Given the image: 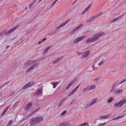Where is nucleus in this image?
<instances>
[{"label":"nucleus","instance_id":"37998d69","mask_svg":"<svg viewBox=\"0 0 126 126\" xmlns=\"http://www.w3.org/2000/svg\"><path fill=\"white\" fill-rule=\"evenodd\" d=\"M71 85L69 84L66 87V89L67 90H68L70 87H71Z\"/></svg>","mask_w":126,"mask_h":126},{"label":"nucleus","instance_id":"6ab92c4d","mask_svg":"<svg viewBox=\"0 0 126 126\" xmlns=\"http://www.w3.org/2000/svg\"><path fill=\"white\" fill-rule=\"evenodd\" d=\"M110 115L109 114L107 115H106L103 116H101L100 117V118L101 119H106L108 117H110Z\"/></svg>","mask_w":126,"mask_h":126},{"label":"nucleus","instance_id":"13d9d810","mask_svg":"<svg viewBox=\"0 0 126 126\" xmlns=\"http://www.w3.org/2000/svg\"><path fill=\"white\" fill-rule=\"evenodd\" d=\"M46 38H44V39H43L42 40V42H43L45 40H46Z\"/></svg>","mask_w":126,"mask_h":126},{"label":"nucleus","instance_id":"5fc2aeb1","mask_svg":"<svg viewBox=\"0 0 126 126\" xmlns=\"http://www.w3.org/2000/svg\"><path fill=\"white\" fill-rule=\"evenodd\" d=\"M5 112H4V111H3V112L1 114V115L3 116L5 114Z\"/></svg>","mask_w":126,"mask_h":126},{"label":"nucleus","instance_id":"a878e982","mask_svg":"<svg viewBox=\"0 0 126 126\" xmlns=\"http://www.w3.org/2000/svg\"><path fill=\"white\" fill-rule=\"evenodd\" d=\"M96 86L94 85H92L90 87H89L90 90H91L93 89H94L95 88Z\"/></svg>","mask_w":126,"mask_h":126},{"label":"nucleus","instance_id":"39448f33","mask_svg":"<svg viewBox=\"0 0 126 126\" xmlns=\"http://www.w3.org/2000/svg\"><path fill=\"white\" fill-rule=\"evenodd\" d=\"M34 84V83L33 81H31L25 85L23 87V89H25L26 88L33 85Z\"/></svg>","mask_w":126,"mask_h":126},{"label":"nucleus","instance_id":"de8ad7c7","mask_svg":"<svg viewBox=\"0 0 126 126\" xmlns=\"http://www.w3.org/2000/svg\"><path fill=\"white\" fill-rule=\"evenodd\" d=\"M58 61L57 60H55L53 62V64H55L57 63H58Z\"/></svg>","mask_w":126,"mask_h":126},{"label":"nucleus","instance_id":"f8f14e48","mask_svg":"<svg viewBox=\"0 0 126 126\" xmlns=\"http://www.w3.org/2000/svg\"><path fill=\"white\" fill-rule=\"evenodd\" d=\"M38 65V64H35L31 66L27 70V72H29L31 71L33 69L36 67Z\"/></svg>","mask_w":126,"mask_h":126},{"label":"nucleus","instance_id":"58836bf2","mask_svg":"<svg viewBox=\"0 0 126 126\" xmlns=\"http://www.w3.org/2000/svg\"><path fill=\"white\" fill-rule=\"evenodd\" d=\"M9 108V106H7L6 108L5 109L4 111V112H6L7 111L8 109Z\"/></svg>","mask_w":126,"mask_h":126},{"label":"nucleus","instance_id":"603ef678","mask_svg":"<svg viewBox=\"0 0 126 126\" xmlns=\"http://www.w3.org/2000/svg\"><path fill=\"white\" fill-rule=\"evenodd\" d=\"M99 61V60L98 59H96L94 61V62L95 63H97Z\"/></svg>","mask_w":126,"mask_h":126},{"label":"nucleus","instance_id":"4d7b16f0","mask_svg":"<svg viewBox=\"0 0 126 126\" xmlns=\"http://www.w3.org/2000/svg\"><path fill=\"white\" fill-rule=\"evenodd\" d=\"M14 94H15L14 92L11 93V95H13Z\"/></svg>","mask_w":126,"mask_h":126},{"label":"nucleus","instance_id":"0eeeda50","mask_svg":"<svg viewBox=\"0 0 126 126\" xmlns=\"http://www.w3.org/2000/svg\"><path fill=\"white\" fill-rule=\"evenodd\" d=\"M90 50H87L86 51L84 52L81 55V57L82 58L86 57L88 56L90 54Z\"/></svg>","mask_w":126,"mask_h":126},{"label":"nucleus","instance_id":"338daca9","mask_svg":"<svg viewBox=\"0 0 126 126\" xmlns=\"http://www.w3.org/2000/svg\"><path fill=\"white\" fill-rule=\"evenodd\" d=\"M42 42V41H40L38 43V44H40L41 43V42Z\"/></svg>","mask_w":126,"mask_h":126},{"label":"nucleus","instance_id":"69168bd1","mask_svg":"<svg viewBox=\"0 0 126 126\" xmlns=\"http://www.w3.org/2000/svg\"><path fill=\"white\" fill-rule=\"evenodd\" d=\"M102 125L101 124H99L98 126H102Z\"/></svg>","mask_w":126,"mask_h":126},{"label":"nucleus","instance_id":"e2e57ef3","mask_svg":"<svg viewBox=\"0 0 126 126\" xmlns=\"http://www.w3.org/2000/svg\"><path fill=\"white\" fill-rule=\"evenodd\" d=\"M99 13L101 15L103 14V13L102 12H100Z\"/></svg>","mask_w":126,"mask_h":126},{"label":"nucleus","instance_id":"e433bc0d","mask_svg":"<svg viewBox=\"0 0 126 126\" xmlns=\"http://www.w3.org/2000/svg\"><path fill=\"white\" fill-rule=\"evenodd\" d=\"M66 110H64L62 113L61 114V116H62L63 115H64L66 113Z\"/></svg>","mask_w":126,"mask_h":126},{"label":"nucleus","instance_id":"9b49d317","mask_svg":"<svg viewBox=\"0 0 126 126\" xmlns=\"http://www.w3.org/2000/svg\"><path fill=\"white\" fill-rule=\"evenodd\" d=\"M32 104L31 102L27 104L25 106V110L28 111L32 107Z\"/></svg>","mask_w":126,"mask_h":126},{"label":"nucleus","instance_id":"f704fd0d","mask_svg":"<svg viewBox=\"0 0 126 126\" xmlns=\"http://www.w3.org/2000/svg\"><path fill=\"white\" fill-rule=\"evenodd\" d=\"M74 93L73 92V91H72L71 92H70L68 94V96H70L71 95L73 94Z\"/></svg>","mask_w":126,"mask_h":126},{"label":"nucleus","instance_id":"f3484780","mask_svg":"<svg viewBox=\"0 0 126 126\" xmlns=\"http://www.w3.org/2000/svg\"><path fill=\"white\" fill-rule=\"evenodd\" d=\"M123 90H120L119 89H118V90H115V93L116 94H118L119 93H122L123 92Z\"/></svg>","mask_w":126,"mask_h":126},{"label":"nucleus","instance_id":"2eb2a0df","mask_svg":"<svg viewBox=\"0 0 126 126\" xmlns=\"http://www.w3.org/2000/svg\"><path fill=\"white\" fill-rule=\"evenodd\" d=\"M70 21V19H68L67 21L64 22L63 23L60 25L59 26L60 28H61L64 26L67 23Z\"/></svg>","mask_w":126,"mask_h":126},{"label":"nucleus","instance_id":"20e7f679","mask_svg":"<svg viewBox=\"0 0 126 126\" xmlns=\"http://www.w3.org/2000/svg\"><path fill=\"white\" fill-rule=\"evenodd\" d=\"M29 123L31 126H33L38 124L35 117L31 119L30 120Z\"/></svg>","mask_w":126,"mask_h":126},{"label":"nucleus","instance_id":"9d476101","mask_svg":"<svg viewBox=\"0 0 126 126\" xmlns=\"http://www.w3.org/2000/svg\"><path fill=\"white\" fill-rule=\"evenodd\" d=\"M38 124L40 123L43 120V118L41 116H38L35 117Z\"/></svg>","mask_w":126,"mask_h":126},{"label":"nucleus","instance_id":"c9c22d12","mask_svg":"<svg viewBox=\"0 0 126 126\" xmlns=\"http://www.w3.org/2000/svg\"><path fill=\"white\" fill-rule=\"evenodd\" d=\"M5 32L4 30L0 32V36L4 34Z\"/></svg>","mask_w":126,"mask_h":126},{"label":"nucleus","instance_id":"3c124183","mask_svg":"<svg viewBox=\"0 0 126 126\" xmlns=\"http://www.w3.org/2000/svg\"><path fill=\"white\" fill-rule=\"evenodd\" d=\"M92 19H94L96 17V16L95 15H94V16H92Z\"/></svg>","mask_w":126,"mask_h":126},{"label":"nucleus","instance_id":"5701e85b","mask_svg":"<svg viewBox=\"0 0 126 126\" xmlns=\"http://www.w3.org/2000/svg\"><path fill=\"white\" fill-rule=\"evenodd\" d=\"M80 86V84H79L73 90V92H75L78 90Z\"/></svg>","mask_w":126,"mask_h":126},{"label":"nucleus","instance_id":"f257e3e1","mask_svg":"<svg viewBox=\"0 0 126 126\" xmlns=\"http://www.w3.org/2000/svg\"><path fill=\"white\" fill-rule=\"evenodd\" d=\"M104 32H101L98 33L94 35L92 37L88 39L86 41V43H89L94 42L98 40L99 37L104 35Z\"/></svg>","mask_w":126,"mask_h":126},{"label":"nucleus","instance_id":"1a4fd4ad","mask_svg":"<svg viewBox=\"0 0 126 126\" xmlns=\"http://www.w3.org/2000/svg\"><path fill=\"white\" fill-rule=\"evenodd\" d=\"M19 26V25H17L16 26H15L14 28H12L9 31H8L7 32H6L5 33V35H7L10 33H11L12 32L14 31Z\"/></svg>","mask_w":126,"mask_h":126},{"label":"nucleus","instance_id":"a19ab883","mask_svg":"<svg viewBox=\"0 0 126 126\" xmlns=\"http://www.w3.org/2000/svg\"><path fill=\"white\" fill-rule=\"evenodd\" d=\"M12 120H11L9 122L8 125L9 126H10L12 125Z\"/></svg>","mask_w":126,"mask_h":126},{"label":"nucleus","instance_id":"393cba45","mask_svg":"<svg viewBox=\"0 0 126 126\" xmlns=\"http://www.w3.org/2000/svg\"><path fill=\"white\" fill-rule=\"evenodd\" d=\"M97 99V98L94 99L92 101V102L91 103L93 105L96 102Z\"/></svg>","mask_w":126,"mask_h":126},{"label":"nucleus","instance_id":"cd10ccee","mask_svg":"<svg viewBox=\"0 0 126 126\" xmlns=\"http://www.w3.org/2000/svg\"><path fill=\"white\" fill-rule=\"evenodd\" d=\"M77 78H75L70 84L72 85L77 80Z\"/></svg>","mask_w":126,"mask_h":126},{"label":"nucleus","instance_id":"a211bd4d","mask_svg":"<svg viewBox=\"0 0 126 126\" xmlns=\"http://www.w3.org/2000/svg\"><path fill=\"white\" fill-rule=\"evenodd\" d=\"M52 46H48L44 50L43 53V54H45V53L47 52L49 49H50L52 47Z\"/></svg>","mask_w":126,"mask_h":126},{"label":"nucleus","instance_id":"7ed1b4c3","mask_svg":"<svg viewBox=\"0 0 126 126\" xmlns=\"http://www.w3.org/2000/svg\"><path fill=\"white\" fill-rule=\"evenodd\" d=\"M36 62H37V61H36L35 60H29L25 63L24 66L26 67V66H29L35 63Z\"/></svg>","mask_w":126,"mask_h":126},{"label":"nucleus","instance_id":"473e14b6","mask_svg":"<svg viewBox=\"0 0 126 126\" xmlns=\"http://www.w3.org/2000/svg\"><path fill=\"white\" fill-rule=\"evenodd\" d=\"M120 17H117V18H116V19H113V20L112 21V22H114L115 21H116V20H118V19H119V18H120Z\"/></svg>","mask_w":126,"mask_h":126},{"label":"nucleus","instance_id":"2f4dec72","mask_svg":"<svg viewBox=\"0 0 126 126\" xmlns=\"http://www.w3.org/2000/svg\"><path fill=\"white\" fill-rule=\"evenodd\" d=\"M100 77H98L96 78H95L93 80L94 81H98L99 79H100Z\"/></svg>","mask_w":126,"mask_h":126},{"label":"nucleus","instance_id":"864d4df0","mask_svg":"<svg viewBox=\"0 0 126 126\" xmlns=\"http://www.w3.org/2000/svg\"><path fill=\"white\" fill-rule=\"evenodd\" d=\"M56 2L55 1H54L52 3V5H51L52 6H53L56 3Z\"/></svg>","mask_w":126,"mask_h":126},{"label":"nucleus","instance_id":"ddd939ff","mask_svg":"<svg viewBox=\"0 0 126 126\" xmlns=\"http://www.w3.org/2000/svg\"><path fill=\"white\" fill-rule=\"evenodd\" d=\"M70 124L69 122L66 121L62 123L60 126H69Z\"/></svg>","mask_w":126,"mask_h":126},{"label":"nucleus","instance_id":"a18cd8bd","mask_svg":"<svg viewBox=\"0 0 126 126\" xmlns=\"http://www.w3.org/2000/svg\"><path fill=\"white\" fill-rule=\"evenodd\" d=\"M126 80V79H124L119 83V84H121Z\"/></svg>","mask_w":126,"mask_h":126},{"label":"nucleus","instance_id":"bb28decb","mask_svg":"<svg viewBox=\"0 0 126 126\" xmlns=\"http://www.w3.org/2000/svg\"><path fill=\"white\" fill-rule=\"evenodd\" d=\"M105 61L104 60L101 61L100 63H99L98 64V66H100L103 64L104 63Z\"/></svg>","mask_w":126,"mask_h":126},{"label":"nucleus","instance_id":"412c9836","mask_svg":"<svg viewBox=\"0 0 126 126\" xmlns=\"http://www.w3.org/2000/svg\"><path fill=\"white\" fill-rule=\"evenodd\" d=\"M37 109H36L34 110L33 111L31 112L30 114L29 115H33L34 113H35L38 110Z\"/></svg>","mask_w":126,"mask_h":126},{"label":"nucleus","instance_id":"423d86ee","mask_svg":"<svg viewBox=\"0 0 126 126\" xmlns=\"http://www.w3.org/2000/svg\"><path fill=\"white\" fill-rule=\"evenodd\" d=\"M85 36V35H83L75 39L74 41L73 42L74 43H77L84 38Z\"/></svg>","mask_w":126,"mask_h":126},{"label":"nucleus","instance_id":"aec40b11","mask_svg":"<svg viewBox=\"0 0 126 126\" xmlns=\"http://www.w3.org/2000/svg\"><path fill=\"white\" fill-rule=\"evenodd\" d=\"M78 30H77V29L76 28L75 29H74L72 31H71L70 32V34H72L73 33H74Z\"/></svg>","mask_w":126,"mask_h":126},{"label":"nucleus","instance_id":"4c0bfd02","mask_svg":"<svg viewBox=\"0 0 126 126\" xmlns=\"http://www.w3.org/2000/svg\"><path fill=\"white\" fill-rule=\"evenodd\" d=\"M9 108V106H7L6 108L5 109L4 111V112H6L7 111L8 109Z\"/></svg>","mask_w":126,"mask_h":126},{"label":"nucleus","instance_id":"b1692460","mask_svg":"<svg viewBox=\"0 0 126 126\" xmlns=\"http://www.w3.org/2000/svg\"><path fill=\"white\" fill-rule=\"evenodd\" d=\"M113 99V98L112 97H111L109 98L107 102L108 103H110L112 101Z\"/></svg>","mask_w":126,"mask_h":126},{"label":"nucleus","instance_id":"774afa93","mask_svg":"<svg viewBox=\"0 0 126 126\" xmlns=\"http://www.w3.org/2000/svg\"><path fill=\"white\" fill-rule=\"evenodd\" d=\"M52 85H53V86H54L55 85V84L54 83H52Z\"/></svg>","mask_w":126,"mask_h":126},{"label":"nucleus","instance_id":"6e6d98bb","mask_svg":"<svg viewBox=\"0 0 126 126\" xmlns=\"http://www.w3.org/2000/svg\"><path fill=\"white\" fill-rule=\"evenodd\" d=\"M101 124L102 125V126H103L105 125L106 124V123H104L102 124Z\"/></svg>","mask_w":126,"mask_h":126},{"label":"nucleus","instance_id":"72a5a7b5","mask_svg":"<svg viewBox=\"0 0 126 126\" xmlns=\"http://www.w3.org/2000/svg\"><path fill=\"white\" fill-rule=\"evenodd\" d=\"M95 66V64H94L92 66V68L93 69H94V70H95L96 69H97L98 68L97 67H96L95 68L94 67Z\"/></svg>","mask_w":126,"mask_h":126},{"label":"nucleus","instance_id":"ea45409f","mask_svg":"<svg viewBox=\"0 0 126 126\" xmlns=\"http://www.w3.org/2000/svg\"><path fill=\"white\" fill-rule=\"evenodd\" d=\"M7 84L6 83H5L4 84H2L1 86H0V90L2 89L5 85H6Z\"/></svg>","mask_w":126,"mask_h":126},{"label":"nucleus","instance_id":"f03ea898","mask_svg":"<svg viewBox=\"0 0 126 126\" xmlns=\"http://www.w3.org/2000/svg\"><path fill=\"white\" fill-rule=\"evenodd\" d=\"M125 103H126V98H124L118 102L115 103L114 106L116 108H119L122 107Z\"/></svg>","mask_w":126,"mask_h":126},{"label":"nucleus","instance_id":"79ce46f5","mask_svg":"<svg viewBox=\"0 0 126 126\" xmlns=\"http://www.w3.org/2000/svg\"><path fill=\"white\" fill-rule=\"evenodd\" d=\"M76 54L78 56H79L82 54V52H77Z\"/></svg>","mask_w":126,"mask_h":126},{"label":"nucleus","instance_id":"c756f323","mask_svg":"<svg viewBox=\"0 0 126 126\" xmlns=\"http://www.w3.org/2000/svg\"><path fill=\"white\" fill-rule=\"evenodd\" d=\"M88 8H86L83 11V12L82 13V14H84L88 10Z\"/></svg>","mask_w":126,"mask_h":126},{"label":"nucleus","instance_id":"bf43d9fd","mask_svg":"<svg viewBox=\"0 0 126 126\" xmlns=\"http://www.w3.org/2000/svg\"><path fill=\"white\" fill-rule=\"evenodd\" d=\"M95 15L97 17L99 16V15H98V13L96 14Z\"/></svg>","mask_w":126,"mask_h":126},{"label":"nucleus","instance_id":"8fccbe9b","mask_svg":"<svg viewBox=\"0 0 126 126\" xmlns=\"http://www.w3.org/2000/svg\"><path fill=\"white\" fill-rule=\"evenodd\" d=\"M120 118V116H119L118 117H116V118H114L113 119H112V120H114L116 119H119Z\"/></svg>","mask_w":126,"mask_h":126},{"label":"nucleus","instance_id":"dca6fc26","mask_svg":"<svg viewBox=\"0 0 126 126\" xmlns=\"http://www.w3.org/2000/svg\"><path fill=\"white\" fill-rule=\"evenodd\" d=\"M90 91L89 86H88L83 89V92H87L88 91Z\"/></svg>","mask_w":126,"mask_h":126},{"label":"nucleus","instance_id":"4468645a","mask_svg":"<svg viewBox=\"0 0 126 126\" xmlns=\"http://www.w3.org/2000/svg\"><path fill=\"white\" fill-rule=\"evenodd\" d=\"M66 98H63L60 101V102L59 104H58V106H61L63 103L64 102V101L66 100Z\"/></svg>","mask_w":126,"mask_h":126},{"label":"nucleus","instance_id":"c85d7f7f","mask_svg":"<svg viewBox=\"0 0 126 126\" xmlns=\"http://www.w3.org/2000/svg\"><path fill=\"white\" fill-rule=\"evenodd\" d=\"M93 19H92V17H91L86 21V22L87 23H89Z\"/></svg>","mask_w":126,"mask_h":126},{"label":"nucleus","instance_id":"49530a36","mask_svg":"<svg viewBox=\"0 0 126 126\" xmlns=\"http://www.w3.org/2000/svg\"><path fill=\"white\" fill-rule=\"evenodd\" d=\"M63 56H62L60 58H58L57 60V61H58L60 60H61L63 58Z\"/></svg>","mask_w":126,"mask_h":126},{"label":"nucleus","instance_id":"6e6552de","mask_svg":"<svg viewBox=\"0 0 126 126\" xmlns=\"http://www.w3.org/2000/svg\"><path fill=\"white\" fill-rule=\"evenodd\" d=\"M43 89L39 88L38 89L37 92L35 93V94L36 95L41 96L43 94Z\"/></svg>","mask_w":126,"mask_h":126},{"label":"nucleus","instance_id":"052dcab7","mask_svg":"<svg viewBox=\"0 0 126 126\" xmlns=\"http://www.w3.org/2000/svg\"><path fill=\"white\" fill-rule=\"evenodd\" d=\"M61 28L60 27V26H58L57 28V30H58V29H59V28Z\"/></svg>","mask_w":126,"mask_h":126},{"label":"nucleus","instance_id":"0e129e2a","mask_svg":"<svg viewBox=\"0 0 126 126\" xmlns=\"http://www.w3.org/2000/svg\"><path fill=\"white\" fill-rule=\"evenodd\" d=\"M56 85H54V86H53V88H56Z\"/></svg>","mask_w":126,"mask_h":126},{"label":"nucleus","instance_id":"09e8293b","mask_svg":"<svg viewBox=\"0 0 126 126\" xmlns=\"http://www.w3.org/2000/svg\"><path fill=\"white\" fill-rule=\"evenodd\" d=\"M37 0H33L32 1V3L33 4L36 2V1Z\"/></svg>","mask_w":126,"mask_h":126},{"label":"nucleus","instance_id":"4be33fe9","mask_svg":"<svg viewBox=\"0 0 126 126\" xmlns=\"http://www.w3.org/2000/svg\"><path fill=\"white\" fill-rule=\"evenodd\" d=\"M92 105H93L92 104V103H90L89 104H87L85 106V107L86 108H87L90 107L91 106H92Z\"/></svg>","mask_w":126,"mask_h":126},{"label":"nucleus","instance_id":"7c9ffc66","mask_svg":"<svg viewBox=\"0 0 126 126\" xmlns=\"http://www.w3.org/2000/svg\"><path fill=\"white\" fill-rule=\"evenodd\" d=\"M83 25V24H80L76 28L78 30H79V29Z\"/></svg>","mask_w":126,"mask_h":126},{"label":"nucleus","instance_id":"c03bdc74","mask_svg":"<svg viewBox=\"0 0 126 126\" xmlns=\"http://www.w3.org/2000/svg\"><path fill=\"white\" fill-rule=\"evenodd\" d=\"M33 4L32 3L31 4L29 7V8L30 9H31L33 7Z\"/></svg>","mask_w":126,"mask_h":126},{"label":"nucleus","instance_id":"680f3d73","mask_svg":"<svg viewBox=\"0 0 126 126\" xmlns=\"http://www.w3.org/2000/svg\"><path fill=\"white\" fill-rule=\"evenodd\" d=\"M55 84V85H56V84H58V82H55V83H54Z\"/></svg>","mask_w":126,"mask_h":126}]
</instances>
